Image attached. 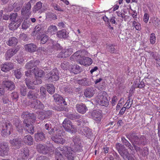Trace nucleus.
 I'll return each instance as SVG.
<instances>
[{
	"label": "nucleus",
	"instance_id": "nucleus-1",
	"mask_svg": "<svg viewBox=\"0 0 160 160\" xmlns=\"http://www.w3.org/2000/svg\"><path fill=\"white\" fill-rule=\"evenodd\" d=\"M72 150L70 147L64 146L58 147L55 150V160H64L62 153L69 160H74Z\"/></svg>",
	"mask_w": 160,
	"mask_h": 160
},
{
	"label": "nucleus",
	"instance_id": "nucleus-2",
	"mask_svg": "<svg viewBox=\"0 0 160 160\" xmlns=\"http://www.w3.org/2000/svg\"><path fill=\"white\" fill-rule=\"evenodd\" d=\"M126 137L132 144H136L138 146H144L148 142V139L144 135L138 136L134 132H131L126 134Z\"/></svg>",
	"mask_w": 160,
	"mask_h": 160
},
{
	"label": "nucleus",
	"instance_id": "nucleus-3",
	"mask_svg": "<svg viewBox=\"0 0 160 160\" xmlns=\"http://www.w3.org/2000/svg\"><path fill=\"white\" fill-rule=\"evenodd\" d=\"M116 148L119 154L124 159L126 160L128 159L129 156H130L128 149L121 144L119 143H117L116 144Z\"/></svg>",
	"mask_w": 160,
	"mask_h": 160
},
{
	"label": "nucleus",
	"instance_id": "nucleus-4",
	"mask_svg": "<svg viewBox=\"0 0 160 160\" xmlns=\"http://www.w3.org/2000/svg\"><path fill=\"white\" fill-rule=\"evenodd\" d=\"M62 125L64 129L67 131L73 133L77 131L76 128L73 125L72 122L68 119L65 118L63 121Z\"/></svg>",
	"mask_w": 160,
	"mask_h": 160
},
{
	"label": "nucleus",
	"instance_id": "nucleus-5",
	"mask_svg": "<svg viewBox=\"0 0 160 160\" xmlns=\"http://www.w3.org/2000/svg\"><path fill=\"white\" fill-rule=\"evenodd\" d=\"M106 95V92H103L102 94H100L97 96L96 99L97 103L102 106L107 107L109 103L108 98L105 95Z\"/></svg>",
	"mask_w": 160,
	"mask_h": 160
},
{
	"label": "nucleus",
	"instance_id": "nucleus-6",
	"mask_svg": "<svg viewBox=\"0 0 160 160\" xmlns=\"http://www.w3.org/2000/svg\"><path fill=\"white\" fill-rule=\"evenodd\" d=\"M1 135L5 137L10 134L12 125L9 122H3L2 123Z\"/></svg>",
	"mask_w": 160,
	"mask_h": 160
},
{
	"label": "nucleus",
	"instance_id": "nucleus-7",
	"mask_svg": "<svg viewBox=\"0 0 160 160\" xmlns=\"http://www.w3.org/2000/svg\"><path fill=\"white\" fill-rule=\"evenodd\" d=\"M47 78L48 81L50 82L58 80L59 76L58 70L56 68L53 69L47 74Z\"/></svg>",
	"mask_w": 160,
	"mask_h": 160
},
{
	"label": "nucleus",
	"instance_id": "nucleus-8",
	"mask_svg": "<svg viewBox=\"0 0 160 160\" xmlns=\"http://www.w3.org/2000/svg\"><path fill=\"white\" fill-rule=\"evenodd\" d=\"M88 116L92 118L97 122H99L101 119L102 113L101 111L98 110H94L92 111L88 112Z\"/></svg>",
	"mask_w": 160,
	"mask_h": 160
},
{
	"label": "nucleus",
	"instance_id": "nucleus-9",
	"mask_svg": "<svg viewBox=\"0 0 160 160\" xmlns=\"http://www.w3.org/2000/svg\"><path fill=\"white\" fill-rule=\"evenodd\" d=\"M21 117L24 120H28L29 122H32V123L34 122L36 119V116L34 113H30L27 112H23Z\"/></svg>",
	"mask_w": 160,
	"mask_h": 160
},
{
	"label": "nucleus",
	"instance_id": "nucleus-10",
	"mask_svg": "<svg viewBox=\"0 0 160 160\" xmlns=\"http://www.w3.org/2000/svg\"><path fill=\"white\" fill-rule=\"evenodd\" d=\"M23 125L24 129L28 132L32 134L34 133L35 131L34 127L28 120H24Z\"/></svg>",
	"mask_w": 160,
	"mask_h": 160
},
{
	"label": "nucleus",
	"instance_id": "nucleus-11",
	"mask_svg": "<svg viewBox=\"0 0 160 160\" xmlns=\"http://www.w3.org/2000/svg\"><path fill=\"white\" fill-rule=\"evenodd\" d=\"M72 140L74 143L73 150H72V155H74V153L80 150L81 149L80 139L77 137H73Z\"/></svg>",
	"mask_w": 160,
	"mask_h": 160
},
{
	"label": "nucleus",
	"instance_id": "nucleus-12",
	"mask_svg": "<svg viewBox=\"0 0 160 160\" xmlns=\"http://www.w3.org/2000/svg\"><path fill=\"white\" fill-rule=\"evenodd\" d=\"M72 52V49L71 48L63 49L57 54V57L60 58H65L71 55Z\"/></svg>",
	"mask_w": 160,
	"mask_h": 160
},
{
	"label": "nucleus",
	"instance_id": "nucleus-13",
	"mask_svg": "<svg viewBox=\"0 0 160 160\" xmlns=\"http://www.w3.org/2000/svg\"><path fill=\"white\" fill-rule=\"evenodd\" d=\"M36 149L39 152L46 154L48 152L49 148L46 145L39 144L37 145Z\"/></svg>",
	"mask_w": 160,
	"mask_h": 160
},
{
	"label": "nucleus",
	"instance_id": "nucleus-14",
	"mask_svg": "<svg viewBox=\"0 0 160 160\" xmlns=\"http://www.w3.org/2000/svg\"><path fill=\"white\" fill-rule=\"evenodd\" d=\"M78 62L81 65L86 66L91 65L92 62V60L90 58L84 57L82 58L81 59H79Z\"/></svg>",
	"mask_w": 160,
	"mask_h": 160
},
{
	"label": "nucleus",
	"instance_id": "nucleus-15",
	"mask_svg": "<svg viewBox=\"0 0 160 160\" xmlns=\"http://www.w3.org/2000/svg\"><path fill=\"white\" fill-rule=\"evenodd\" d=\"M9 148L7 144L5 143H0V155L4 156L8 154Z\"/></svg>",
	"mask_w": 160,
	"mask_h": 160
},
{
	"label": "nucleus",
	"instance_id": "nucleus-16",
	"mask_svg": "<svg viewBox=\"0 0 160 160\" xmlns=\"http://www.w3.org/2000/svg\"><path fill=\"white\" fill-rule=\"evenodd\" d=\"M33 1H35V0H31L30 2H28L26 4L25 7H23L22 9L21 14L22 15H28L31 14L30 11L31 8V2Z\"/></svg>",
	"mask_w": 160,
	"mask_h": 160
},
{
	"label": "nucleus",
	"instance_id": "nucleus-17",
	"mask_svg": "<svg viewBox=\"0 0 160 160\" xmlns=\"http://www.w3.org/2000/svg\"><path fill=\"white\" fill-rule=\"evenodd\" d=\"M21 138H18L10 140L9 142L12 146L17 149L20 148L21 146Z\"/></svg>",
	"mask_w": 160,
	"mask_h": 160
},
{
	"label": "nucleus",
	"instance_id": "nucleus-18",
	"mask_svg": "<svg viewBox=\"0 0 160 160\" xmlns=\"http://www.w3.org/2000/svg\"><path fill=\"white\" fill-rule=\"evenodd\" d=\"M31 106L32 108L35 109H43L44 108V105L38 99H35L31 103Z\"/></svg>",
	"mask_w": 160,
	"mask_h": 160
},
{
	"label": "nucleus",
	"instance_id": "nucleus-19",
	"mask_svg": "<svg viewBox=\"0 0 160 160\" xmlns=\"http://www.w3.org/2000/svg\"><path fill=\"white\" fill-rule=\"evenodd\" d=\"M13 67V64L11 62H6L2 64L1 66V70L5 72H7L12 69Z\"/></svg>",
	"mask_w": 160,
	"mask_h": 160
},
{
	"label": "nucleus",
	"instance_id": "nucleus-20",
	"mask_svg": "<svg viewBox=\"0 0 160 160\" xmlns=\"http://www.w3.org/2000/svg\"><path fill=\"white\" fill-rule=\"evenodd\" d=\"M20 157H18L17 160H23L27 158L29 155V150L27 148L22 149L20 150Z\"/></svg>",
	"mask_w": 160,
	"mask_h": 160
},
{
	"label": "nucleus",
	"instance_id": "nucleus-21",
	"mask_svg": "<svg viewBox=\"0 0 160 160\" xmlns=\"http://www.w3.org/2000/svg\"><path fill=\"white\" fill-rule=\"evenodd\" d=\"M76 108L78 112L82 114L85 113L88 110L85 104L82 103L77 104L76 105Z\"/></svg>",
	"mask_w": 160,
	"mask_h": 160
},
{
	"label": "nucleus",
	"instance_id": "nucleus-22",
	"mask_svg": "<svg viewBox=\"0 0 160 160\" xmlns=\"http://www.w3.org/2000/svg\"><path fill=\"white\" fill-rule=\"evenodd\" d=\"M53 97L55 102L58 104L60 105L63 104L64 105H66V102L60 95L58 94H55Z\"/></svg>",
	"mask_w": 160,
	"mask_h": 160
},
{
	"label": "nucleus",
	"instance_id": "nucleus-23",
	"mask_svg": "<svg viewBox=\"0 0 160 160\" xmlns=\"http://www.w3.org/2000/svg\"><path fill=\"white\" fill-rule=\"evenodd\" d=\"M95 93L94 88L90 87L84 90V95L86 98H90L93 96Z\"/></svg>",
	"mask_w": 160,
	"mask_h": 160
},
{
	"label": "nucleus",
	"instance_id": "nucleus-24",
	"mask_svg": "<svg viewBox=\"0 0 160 160\" xmlns=\"http://www.w3.org/2000/svg\"><path fill=\"white\" fill-rule=\"evenodd\" d=\"M51 139L55 143L63 144L65 142V140L62 138L61 136L55 135L52 136L51 137Z\"/></svg>",
	"mask_w": 160,
	"mask_h": 160
},
{
	"label": "nucleus",
	"instance_id": "nucleus-25",
	"mask_svg": "<svg viewBox=\"0 0 160 160\" xmlns=\"http://www.w3.org/2000/svg\"><path fill=\"white\" fill-rule=\"evenodd\" d=\"M24 48L27 51L30 52H34L37 49L36 45L32 43L25 45L24 46Z\"/></svg>",
	"mask_w": 160,
	"mask_h": 160
},
{
	"label": "nucleus",
	"instance_id": "nucleus-26",
	"mask_svg": "<svg viewBox=\"0 0 160 160\" xmlns=\"http://www.w3.org/2000/svg\"><path fill=\"white\" fill-rule=\"evenodd\" d=\"M38 90H30L28 93L27 97L29 98H33L35 99L38 98Z\"/></svg>",
	"mask_w": 160,
	"mask_h": 160
},
{
	"label": "nucleus",
	"instance_id": "nucleus-27",
	"mask_svg": "<svg viewBox=\"0 0 160 160\" xmlns=\"http://www.w3.org/2000/svg\"><path fill=\"white\" fill-rule=\"evenodd\" d=\"M78 82L79 84L83 86H88L91 84V79L87 78H84L79 80Z\"/></svg>",
	"mask_w": 160,
	"mask_h": 160
},
{
	"label": "nucleus",
	"instance_id": "nucleus-28",
	"mask_svg": "<svg viewBox=\"0 0 160 160\" xmlns=\"http://www.w3.org/2000/svg\"><path fill=\"white\" fill-rule=\"evenodd\" d=\"M3 84L4 87L10 91L15 88L14 84L11 81H4L3 82Z\"/></svg>",
	"mask_w": 160,
	"mask_h": 160
},
{
	"label": "nucleus",
	"instance_id": "nucleus-29",
	"mask_svg": "<svg viewBox=\"0 0 160 160\" xmlns=\"http://www.w3.org/2000/svg\"><path fill=\"white\" fill-rule=\"evenodd\" d=\"M121 138V141L123 144V145L125 146L128 149L131 150L132 151L134 150L132 145L131 143L127 140L124 137H122Z\"/></svg>",
	"mask_w": 160,
	"mask_h": 160
},
{
	"label": "nucleus",
	"instance_id": "nucleus-30",
	"mask_svg": "<svg viewBox=\"0 0 160 160\" xmlns=\"http://www.w3.org/2000/svg\"><path fill=\"white\" fill-rule=\"evenodd\" d=\"M68 33L65 29H62L57 32V36L60 38H66L68 37Z\"/></svg>",
	"mask_w": 160,
	"mask_h": 160
},
{
	"label": "nucleus",
	"instance_id": "nucleus-31",
	"mask_svg": "<svg viewBox=\"0 0 160 160\" xmlns=\"http://www.w3.org/2000/svg\"><path fill=\"white\" fill-rule=\"evenodd\" d=\"M25 83L27 87L29 89H34V84L33 80L29 77L25 79Z\"/></svg>",
	"mask_w": 160,
	"mask_h": 160
},
{
	"label": "nucleus",
	"instance_id": "nucleus-32",
	"mask_svg": "<svg viewBox=\"0 0 160 160\" xmlns=\"http://www.w3.org/2000/svg\"><path fill=\"white\" fill-rule=\"evenodd\" d=\"M18 51L17 49H10L7 51L5 54V58L7 60H8L13 55H14Z\"/></svg>",
	"mask_w": 160,
	"mask_h": 160
},
{
	"label": "nucleus",
	"instance_id": "nucleus-33",
	"mask_svg": "<svg viewBox=\"0 0 160 160\" xmlns=\"http://www.w3.org/2000/svg\"><path fill=\"white\" fill-rule=\"evenodd\" d=\"M18 42L17 39L14 37H11L6 42L7 44L9 46H15L16 45Z\"/></svg>",
	"mask_w": 160,
	"mask_h": 160
},
{
	"label": "nucleus",
	"instance_id": "nucleus-34",
	"mask_svg": "<svg viewBox=\"0 0 160 160\" xmlns=\"http://www.w3.org/2000/svg\"><path fill=\"white\" fill-rule=\"evenodd\" d=\"M23 140L24 142L28 145H31L33 144V138L30 135L25 136Z\"/></svg>",
	"mask_w": 160,
	"mask_h": 160
},
{
	"label": "nucleus",
	"instance_id": "nucleus-35",
	"mask_svg": "<svg viewBox=\"0 0 160 160\" xmlns=\"http://www.w3.org/2000/svg\"><path fill=\"white\" fill-rule=\"evenodd\" d=\"M82 68L77 65H74L71 67V71L72 73L77 74L82 72Z\"/></svg>",
	"mask_w": 160,
	"mask_h": 160
},
{
	"label": "nucleus",
	"instance_id": "nucleus-36",
	"mask_svg": "<svg viewBox=\"0 0 160 160\" xmlns=\"http://www.w3.org/2000/svg\"><path fill=\"white\" fill-rule=\"evenodd\" d=\"M52 110H48L47 111H44L43 112V114L44 116V117L39 119L41 120H43L44 119H47L51 117L52 115Z\"/></svg>",
	"mask_w": 160,
	"mask_h": 160
},
{
	"label": "nucleus",
	"instance_id": "nucleus-37",
	"mask_svg": "<svg viewBox=\"0 0 160 160\" xmlns=\"http://www.w3.org/2000/svg\"><path fill=\"white\" fill-rule=\"evenodd\" d=\"M34 74L35 77L41 78L44 75V72L42 70L37 68H34Z\"/></svg>",
	"mask_w": 160,
	"mask_h": 160
},
{
	"label": "nucleus",
	"instance_id": "nucleus-38",
	"mask_svg": "<svg viewBox=\"0 0 160 160\" xmlns=\"http://www.w3.org/2000/svg\"><path fill=\"white\" fill-rule=\"evenodd\" d=\"M44 134L42 132H38L35 134V138L36 141H42L45 138Z\"/></svg>",
	"mask_w": 160,
	"mask_h": 160
},
{
	"label": "nucleus",
	"instance_id": "nucleus-39",
	"mask_svg": "<svg viewBox=\"0 0 160 160\" xmlns=\"http://www.w3.org/2000/svg\"><path fill=\"white\" fill-rule=\"evenodd\" d=\"M57 30V28L56 26L52 25L48 27L47 32L53 35L55 33Z\"/></svg>",
	"mask_w": 160,
	"mask_h": 160
},
{
	"label": "nucleus",
	"instance_id": "nucleus-40",
	"mask_svg": "<svg viewBox=\"0 0 160 160\" xmlns=\"http://www.w3.org/2000/svg\"><path fill=\"white\" fill-rule=\"evenodd\" d=\"M31 22L30 21L27 19L24 20L22 25V28L23 30H26L29 28Z\"/></svg>",
	"mask_w": 160,
	"mask_h": 160
},
{
	"label": "nucleus",
	"instance_id": "nucleus-41",
	"mask_svg": "<svg viewBox=\"0 0 160 160\" xmlns=\"http://www.w3.org/2000/svg\"><path fill=\"white\" fill-rule=\"evenodd\" d=\"M47 90L49 93L52 94L55 92V88L52 84H48L47 85Z\"/></svg>",
	"mask_w": 160,
	"mask_h": 160
},
{
	"label": "nucleus",
	"instance_id": "nucleus-42",
	"mask_svg": "<svg viewBox=\"0 0 160 160\" xmlns=\"http://www.w3.org/2000/svg\"><path fill=\"white\" fill-rule=\"evenodd\" d=\"M43 27L42 25H38L34 28V32L36 34L41 33L43 30Z\"/></svg>",
	"mask_w": 160,
	"mask_h": 160
},
{
	"label": "nucleus",
	"instance_id": "nucleus-43",
	"mask_svg": "<svg viewBox=\"0 0 160 160\" xmlns=\"http://www.w3.org/2000/svg\"><path fill=\"white\" fill-rule=\"evenodd\" d=\"M149 41L150 43L152 44H154L156 42V38L155 34L154 33H152L149 36Z\"/></svg>",
	"mask_w": 160,
	"mask_h": 160
},
{
	"label": "nucleus",
	"instance_id": "nucleus-44",
	"mask_svg": "<svg viewBox=\"0 0 160 160\" xmlns=\"http://www.w3.org/2000/svg\"><path fill=\"white\" fill-rule=\"evenodd\" d=\"M42 7V3L39 2H37L34 6V8L33 10V11L35 13L36 11L40 10Z\"/></svg>",
	"mask_w": 160,
	"mask_h": 160
},
{
	"label": "nucleus",
	"instance_id": "nucleus-45",
	"mask_svg": "<svg viewBox=\"0 0 160 160\" xmlns=\"http://www.w3.org/2000/svg\"><path fill=\"white\" fill-rule=\"evenodd\" d=\"M46 18L51 20H55L57 19L56 15L52 12H49L47 13Z\"/></svg>",
	"mask_w": 160,
	"mask_h": 160
},
{
	"label": "nucleus",
	"instance_id": "nucleus-46",
	"mask_svg": "<svg viewBox=\"0 0 160 160\" xmlns=\"http://www.w3.org/2000/svg\"><path fill=\"white\" fill-rule=\"evenodd\" d=\"M108 51L111 53H116L117 52L115 46L113 45H109L108 46Z\"/></svg>",
	"mask_w": 160,
	"mask_h": 160
},
{
	"label": "nucleus",
	"instance_id": "nucleus-47",
	"mask_svg": "<svg viewBox=\"0 0 160 160\" xmlns=\"http://www.w3.org/2000/svg\"><path fill=\"white\" fill-rule=\"evenodd\" d=\"M48 38L49 37L48 36L42 35L40 38L41 43L42 44L45 43L48 40Z\"/></svg>",
	"mask_w": 160,
	"mask_h": 160
},
{
	"label": "nucleus",
	"instance_id": "nucleus-48",
	"mask_svg": "<svg viewBox=\"0 0 160 160\" xmlns=\"http://www.w3.org/2000/svg\"><path fill=\"white\" fill-rule=\"evenodd\" d=\"M69 65V63L67 61H64L62 63H61V67L63 69L67 70V69Z\"/></svg>",
	"mask_w": 160,
	"mask_h": 160
},
{
	"label": "nucleus",
	"instance_id": "nucleus-49",
	"mask_svg": "<svg viewBox=\"0 0 160 160\" xmlns=\"http://www.w3.org/2000/svg\"><path fill=\"white\" fill-rule=\"evenodd\" d=\"M78 125L84 126L86 123L87 122V121L85 118H82L78 120Z\"/></svg>",
	"mask_w": 160,
	"mask_h": 160
},
{
	"label": "nucleus",
	"instance_id": "nucleus-50",
	"mask_svg": "<svg viewBox=\"0 0 160 160\" xmlns=\"http://www.w3.org/2000/svg\"><path fill=\"white\" fill-rule=\"evenodd\" d=\"M16 78L18 79L20 78L22 76V73L20 69H17L14 72Z\"/></svg>",
	"mask_w": 160,
	"mask_h": 160
},
{
	"label": "nucleus",
	"instance_id": "nucleus-51",
	"mask_svg": "<svg viewBox=\"0 0 160 160\" xmlns=\"http://www.w3.org/2000/svg\"><path fill=\"white\" fill-rule=\"evenodd\" d=\"M18 16V14L16 13H12L10 16V19L14 22H16L17 20H16V18Z\"/></svg>",
	"mask_w": 160,
	"mask_h": 160
},
{
	"label": "nucleus",
	"instance_id": "nucleus-52",
	"mask_svg": "<svg viewBox=\"0 0 160 160\" xmlns=\"http://www.w3.org/2000/svg\"><path fill=\"white\" fill-rule=\"evenodd\" d=\"M34 85L40 84L42 82V80L39 78L35 77V79H33Z\"/></svg>",
	"mask_w": 160,
	"mask_h": 160
},
{
	"label": "nucleus",
	"instance_id": "nucleus-53",
	"mask_svg": "<svg viewBox=\"0 0 160 160\" xmlns=\"http://www.w3.org/2000/svg\"><path fill=\"white\" fill-rule=\"evenodd\" d=\"M2 101L3 103L4 104H8L11 101L9 100L8 97L7 95H5L2 98Z\"/></svg>",
	"mask_w": 160,
	"mask_h": 160
},
{
	"label": "nucleus",
	"instance_id": "nucleus-54",
	"mask_svg": "<svg viewBox=\"0 0 160 160\" xmlns=\"http://www.w3.org/2000/svg\"><path fill=\"white\" fill-rule=\"evenodd\" d=\"M67 117L72 120H74L79 118V116L73 114H68L67 115Z\"/></svg>",
	"mask_w": 160,
	"mask_h": 160
},
{
	"label": "nucleus",
	"instance_id": "nucleus-55",
	"mask_svg": "<svg viewBox=\"0 0 160 160\" xmlns=\"http://www.w3.org/2000/svg\"><path fill=\"white\" fill-rule=\"evenodd\" d=\"M33 64L32 60L28 62L25 66L26 68L28 69H31L34 67Z\"/></svg>",
	"mask_w": 160,
	"mask_h": 160
},
{
	"label": "nucleus",
	"instance_id": "nucleus-56",
	"mask_svg": "<svg viewBox=\"0 0 160 160\" xmlns=\"http://www.w3.org/2000/svg\"><path fill=\"white\" fill-rule=\"evenodd\" d=\"M133 148H134L137 152H141L142 151V149L139 147L138 146V145L136 144H132Z\"/></svg>",
	"mask_w": 160,
	"mask_h": 160
},
{
	"label": "nucleus",
	"instance_id": "nucleus-57",
	"mask_svg": "<svg viewBox=\"0 0 160 160\" xmlns=\"http://www.w3.org/2000/svg\"><path fill=\"white\" fill-rule=\"evenodd\" d=\"M27 88H26L22 87L21 88L20 93L23 96H25L27 94Z\"/></svg>",
	"mask_w": 160,
	"mask_h": 160
},
{
	"label": "nucleus",
	"instance_id": "nucleus-58",
	"mask_svg": "<svg viewBox=\"0 0 160 160\" xmlns=\"http://www.w3.org/2000/svg\"><path fill=\"white\" fill-rule=\"evenodd\" d=\"M20 38L24 41H26L28 40L27 36L26 34L24 33L21 34L19 35Z\"/></svg>",
	"mask_w": 160,
	"mask_h": 160
},
{
	"label": "nucleus",
	"instance_id": "nucleus-59",
	"mask_svg": "<svg viewBox=\"0 0 160 160\" xmlns=\"http://www.w3.org/2000/svg\"><path fill=\"white\" fill-rule=\"evenodd\" d=\"M11 96L13 99L16 100V101L18 98V95L16 92H14L12 93Z\"/></svg>",
	"mask_w": 160,
	"mask_h": 160
},
{
	"label": "nucleus",
	"instance_id": "nucleus-60",
	"mask_svg": "<svg viewBox=\"0 0 160 160\" xmlns=\"http://www.w3.org/2000/svg\"><path fill=\"white\" fill-rule=\"evenodd\" d=\"M118 99L117 97L116 96H113L112 98L111 103L112 106H114L116 104V102H117Z\"/></svg>",
	"mask_w": 160,
	"mask_h": 160
},
{
	"label": "nucleus",
	"instance_id": "nucleus-61",
	"mask_svg": "<svg viewBox=\"0 0 160 160\" xmlns=\"http://www.w3.org/2000/svg\"><path fill=\"white\" fill-rule=\"evenodd\" d=\"M132 26H134L136 29L138 30L140 29V25L139 23H138L135 21H133L132 23Z\"/></svg>",
	"mask_w": 160,
	"mask_h": 160
},
{
	"label": "nucleus",
	"instance_id": "nucleus-62",
	"mask_svg": "<svg viewBox=\"0 0 160 160\" xmlns=\"http://www.w3.org/2000/svg\"><path fill=\"white\" fill-rule=\"evenodd\" d=\"M36 160H49L48 158L43 156H40L37 158Z\"/></svg>",
	"mask_w": 160,
	"mask_h": 160
},
{
	"label": "nucleus",
	"instance_id": "nucleus-63",
	"mask_svg": "<svg viewBox=\"0 0 160 160\" xmlns=\"http://www.w3.org/2000/svg\"><path fill=\"white\" fill-rule=\"evenodd\" d=\"M17 60L18 62L20 63L24 61V59L22 56L19 55L17 57Z\"/></svg>",
	"mask_w": 160,
	"mask_h": 160
},
{
	"label": "nucleus",
	"instance_id": "nucleus-64",
	"mask_svg": "<svg viewBox=\"0 0 160 160\" xmlns=\"http://www.w3.org/2000/svg\"><path fill=\"white\" fill-rule=\"evenodd\" d=\"M64 91L66 92L70 93L72 92V88L70 86H67L64 88Z\"/></svg>",
	"mask_w": 160,
	"mask_h": 160
}]
</instances>
